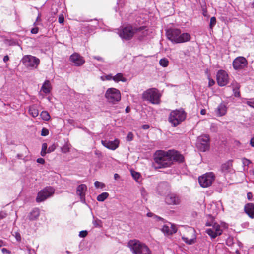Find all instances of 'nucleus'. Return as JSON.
<instances>
[{"label": "nucleus", "instance_id": "b1692460", "mask_svg": "<svg viewBox=\"0 0 254 254\" xmlns=\"http://www.w3.org/2000/svg\"><path fill=\"white\" fill-rule=\"evenodd\" d=\"M245 211L251 218H254V204L248 203L245 206Z\"/></svg>", "mask_w": 254, "mask_h": 254}, {"label": "nucleus", "instance_id": "13d9d810", "mask_svg": "<svg viewBox=\"0 0 254 254\" xmlns=\"http://www.w3.org/2000/svg\"><path fill=\"white\" fill-rule=\"evenodd\" d=\"M9 60V58L8 55H5L3 59V61L4 63L7 62Z\"/></svg>", "mask_w": 254, "mask_h": 254}, {"label": "nucleus", "instance_id": "f8f14e48", "mask_svg": "<svg viewBox=\"0 0 254 254\" xmlns=\"http://www.w3.org/2000/svg\"><path fill=\"white\" fill-rule=\"evenodd\" d=\"M40 214V210L38 208H34L28 214L27 218L24 220L23 222L25 227L27 226H30V222L37 220Z\"/></svg>", "mask_w": 254, "mask_h": 254}, {"label": "nucleus", "instance_id": "c85d7f7f", "mask_svg": "<svg viewBox=\"0 0 254 254\" xmlns=\"http://www.w3.org/2000/svg\"><path fill=\"white\" fill-rule=\"evenodd\" d=\"M131 174L133 178L137 182H139L141 181V176L140 174L135 171L131 170Z\"/></svg>", "mask_w": 254, "mask_h": 254}, {"label": "nucleus", "instance_id": "473e14b6", "mask_svg": "<svg viewBox=\"0 0 254 254\" xmlns=\"http://www.w3.org/2000/svg\"><path fill=\"white\" fill-rule=\"evenodd\" d=\"M182 239L187 244L191 245L196 242V238H193L192 239H188L187 237L185 236L182 237Z\"/></svg>", "mask_w": 254, "mask_h": 254}, {"label": "nucleus", "instance_id": "1a4fd4ad", "mask_svg": "<svg viewBox=\"0 0 254 254\" xmlns=\"http://www.w3.org/2000/svg\"><path fill=\"white\" fill-rule=\"evenodd\" d=\"M105 96L109 102L113 104L117 103L121 100L120 92L116 88H111L108 89Z\"/></svg>", "mask_w": 254, "mask_h": 254}, {"label": "nucleus", "instance_id": "39448f33", "mask_svg": "<svg viewBox=\"0 0 254 254\" xmlns=\"http://www.w3.org/2000/svg\"><path fill=\"white\" fill-rule=\"evenodd\" d=\"M142 98L144 100L149 101L153 104H158L160 102V95L155 88L147 90L143 93Z\"/></svg>", "mask_w": 254, "mask_h": 254}, {"label": "nucleus", "instance_id": "0e129e2a", "mask_svg": "<svg viewBox=\"0 0 254 254\" xmlns=\"http://www.w3.org/2000/svg\"><path fill=\"white\" fill-rule=\"evenodd\" d=\"M28 254H34L35 253L34 250H31L30 248H28Z\"/></svg>", "mask_w": 254, "mask_h": 254}, {"label": "nucleus", "instance_id": "393cba45", "mask_svg": "<svg viewBox=\"0 0 254 254\" xmlns=\"http://www.w3.org/2000/svg\"><path fill=\"white\" fill-rule=\"evenodd\" d=\"M28 113L33 118H36L39 115V110L38 106L35 105H32L29 107Z\"/></svg>", "mask_w": 254, "mask_h": 254}, {"label": "nucleus", "instance_id": "dca6fc26", "mask_svg": "<svg viewBox=\"0 0 254 254\" xmlns=\"http://www.w3.org/2000/svg\"><path fill=\"white\" fill-rule=\"evenodd\" d=\"M161 230L165 236H169L176 233L177 228L175 224L168 222L167 224L163 225Z\"/></svg>", "mask_w": 254, "mask_h": 254}, {"label": "nucleus", "instance_id": "58836bf2", "mask_svg": "<svg viewBox=\"0 0 254 254\" xmlns=\"http://www.w3.org/2000/svg\"><path fill=\"white\" fill-rule=\"evenodd\" d=\"M94 185L97 188H103L105 186V185L103 183L99 181L95 182Z\"/></svg>", "mask_w": 254, "mask_h": 254}, {"label": "nucleus", "instance_id": "bb28decb", "mask_svg": "<svg viewBox=\"0 0 254 254\" xmlns=\"http://www.w3.org/2000/svg\"><path fill=\"white\" fill-rule=\"evenodd\" d=\"M41 91L45 94H48L51 91V85L49 80H46L42 85Z\"/></svg>", "mask_w": 254, "mask_h": 254}, {"label": "nucleus", "instance_id": "6e6d98bb", "mask_svg": "<svg viewBox=\"0 0 254 254\" xmlns=\"http://www.w3.org/2000/svg\"><path fill=\"white\" fill-rule=\"evenodd\" d=\"M233 92L235 97H239L240 96V93L239 90L233 91Z\"/></svg>", "mask_w": 254, "mask_h": 254}, {"label": "nucleus", "instance_id": "8fccbe9b", "mask_svg": "<svg viewBox=\"0 0 254 254\" xmlns=\"http://www.w3.org/2000/svg\"><path fill=\"white\" fill-rule=\"evenodd\" d=\"M208 79H209L208 86L211 87L215 84V81L213 79H211L210 78H209Z\"/></svg>", "mask_w": 254, "mask_h": 254}, {"label": "nucleus", "instance_id": "a211bd4d", "mask_svg": "<svg viewBox=\"0 0 254 254\" xmlns=\"http://www.w3.org/2000/svg\"><path fill=\"white\" fill-rule=\"evenodd\" d=\"M69 60L75 66H81L85 63L83 57L77 53H74L71 55L70 56Z\"/></svg>", "mask_w": 254, "mask_h": 254}, {"label": "nucleus", "instance_id": "864d4df0", "mask_svg": "<svg viewBox=\"0 0 254 254\" xmlns=\"http://www.w3.org/2000/svg\"><path fill=\"white\" fill-rule=\"evenodd\" d=\"M251 163V161L250 160L247 159H243V164L245 165H249Z\"/></svg>", "mask_w": 254, "mask_h": 254}, {"label": "nucleus", "instance_id": "f257e3e1", "mask_svg": "<svg viewBox=\"0 0 254 254\" xmlns=\"http://www.w3.org/2000/svg\"><path fill=\"white\" fill-rule=\"evenodd\" d=\"M154 160L158 166L157 168H165L169 167L173 161L182 162L184 157L178 151L169 150L167 151L158 150L155 153Z\"/></svg>", "mask_w": 254, "mask_h": 254}, {"label": "nucleus", "instance_id": "f03ea898", "mask_svg": "<svg viewBox=\"0 0 254 254\" xmlns=\"http://www.w3.org/2000/svg\"><path fill=\"white\" fill-rule=\"evenodd\" d=\"M143 29V27L136 28L130 25H127L118 29L117 33L123 41H127L130 40L135 34H139L141 32V35L139 36V39L141 40L147 34L145 31H142Z\"/></svg>", "mask_w": 254, "mask_h": 254}, {"label": "nucleus", "instance_id": "4468645a", "mask_svg": "<svg viewBox=\"0 0 254 254\" xmlns=\"http://www.w3.org/2000/svg\"><path fill=\"white\" fill-rule=\"evenodd\" d=\"M180 30L177 28H170L166 30L167 38L173 43L178 44V37Z\"/></svg>", "mask_w": 254, "mask_h": 254}, {"label": "nucleus", "instance_id": "37998d69", "mask_svg": "<svg viewBox=\"0 0 254 254\" xmlns=\"http://www.w3.org/2000/svg\"><path fill=\"white\" fill-rule=\"evenodd\" d=\"M133 135L131 132H129L126 137V139L127 141H130L133 139Z\"/></svg>", "mask_w": 254, "mask_h": 254}, {"label": "nucleus", "instance_id": "e2e57ef3", "mask_svg": "<svg viewBox=\"0 0 254 254\" xmlns=\"http://www.w3.org/2000/svg\"><path fill=\"white\" fill-rule=\"evenodd\" d=\"M2 252L3 253H8V254L10 253V252L9 250H8L7 249H6V248H2Z\"/></svg>", "mask_w": 254, "mask_h": 254}, {"label": "nucleus", "instance_id": "49530a36", "mask_svg": "<svg viewBox=\"0 0 254 254\" xmlns=\"http://www.w3.org/2000/svg\"><path fill=\"white\" fill-rule=\"evenodd\" d=\"M64 15L63 14L60 15L59 16V18H58V22L60 23H63L64 22Z\"/></svg>", "mask_w": 254, "mask_h": 254}, {"label": "nucleus", "instance_id": "ea45409f", "mask_svg": "<svg viewBox=\"0 0 254 254\" xmlns=\"http://www.w3.org/2000/svg\"><path fill=\"white\" fill-rule=\"evenodd\" d=\"M41 134L43 136H46L49 134V130L45 128H43L42 129Z\"/></svg>", "mask_w": 254, "mask_h": 254}, {"label": "nucleus", "instance_id": "4be33fe9", "mask_svg": "<svg viewBox=\"0 0 254 254\" xmlns=\"http://www.w3.org/2000/svg\"><path fill=\"white\" fill-rule=\"evenodd\" d=\"M178 39V44L185 43L190 41L191 39V36L188 33H182L181 31L180 30Z\"/></svg>", "mask_w": 254, "mask_h": 254}, {"label": "nucleus", "instance_id": "9d476101", "mask_svg": "<svg viewBox=\"0 0 254 254\" xmlns=\"http://www.w3.org/2000/svg\"><path fill=\"white\" fill-rule=\"evenodd\" d=\"M215 175L212 172L207 173L198 178L200 185L203 188L210 186L215 179Z\"/></svg>", "mask_w": 254, "mask_h": 254}, {"label": "nucleus", "instance_id": "6ab92c4d", "mask_svg": "<svg viewBox=\"0 0 254 254\" xmlns=\"http://www.w3.org/2000/svg\"><path fill=\"white\" fill-rule=\"evenodd\" d=\"M119 143L118 139H115L113 141L101 140V143L104 147L112 150H116L119 147Z\"/></svg>", "mask_w": 254, "mask_h": 254}, {"label": "nucleus", "instance_id": "c9c22d12", "mask_svg": "<svg viewBox=\"0 0 254 254\" xmlns=\"http://www.w3.org/2000/svg\"><path fill=\"white\" fill-rule=\"evenodd\" d=\"M147 216L149 217H152L153 216L154 218H155L157 221H159V220L164 221V219L163 218H162L161 217H160L159 216L155 215L153 213H152L151 212H148L147 214Z\"/></svg>", "mask_w": 254, "mask_h": 254}, {"label": "nucleus", "instance_id": "423d86ee", "mask_svg": "<svg viewBox=\"0 0 254 254\" xmlns=\"http://www.w3.org/2000/svg\"><path fill=\"white\" fill-rule=\"evenodd\" d=\"M206 226L212 227V228L207 229L206 230V233L212 239H214L218 236L221 235L223 232L222 226L213 221L207 222L206 223Z\"/></svg>", "mask_w": 254, "mask_h": 254}, {"label": "nucleus", "instance_id": "f3484780", "mask_svg": "<svg viewBox=\"0 0 254 254\" xmlns=\"http://www.w3.org/2000/svg\"><path fill=\"white\" fill-rule=\"evenodd\" d=\"M87 190V187L85 184H81L76 188V194L80 198V201L83 204H86L85 195Z\"/></svg>", "mask_w": 254, "mask_h": 254}, {"label": "nucleus", "instance_id": "6e6552de", "mask_svg": "<svg viewBox=\"0 0 254 254\" xmlns=\"http://www.w3.org/2000/svg\"><path fill=\"white\" fill-rule=\"evenodd\" d=\"M21 62L28 68H36L40 63V60L36 57L27 55L23 56Z\"/></svg>", "mask_w": 254, "mask_h": 254}, {"label": "nucleus", "instance_id": "aec40b11", "mask_svg": "<svg viewBox=\"0 0 254 254\" xmlns=\"http://www.w3.org/2000/svg\"><path fill=\"white\" fill-rule=\"evenodd\" d=\"M165 202L169 205H177L179 204L180 200L177 194L171 193L166 196Z\"/></svg>", "mask_w": 254, "mask_h": 254}, {"label": "nucleus", "instance_id": "20e7f679", "mask_svg": "<svg viewBox=\"0 0 254 254\" xmlns=\"http://www.w3.org/2000/svg\"><path fill=\"white\" fill-rule=\"evenodd\" d=\"M186 118V114L182 109L175 110L172 111L169 117V121L174 127L177 126Z\"/></svg>", "mask_w": 254, "mask_h": 254}, {"label": "nucleus", "instance_id": "a878e982", "mask_svg": "<svg viewBox=\"0 0 254 254\" xmlns=\"http://www.w3.org/2000/svg\"><path fill=\"white\" fill-rule=\"evenodd\" d=\"M227 108L226 105L222 103L218 105L216 108V112L219 116H223L225 115L227 112Z\"/></svg>", "mask_w": 254, "mask_h": 254}, {"label": "nucleus", "instance_id": "052dcab7", "mask_svg": "<svg viewBox=\"0 0 254 254\" xmlns=\"http://www.w3.org/2000/svg\"><path fill=\"white\" fill-rule=\"evenodd\" d=\"M94 58L100 61H102L103 60V58L100 56H94Z\"/></svg>", "mask_w": 254, "mask_h": 254}, {"label": "nucleus", "instance_id": "680f3d73", "mask_svg": "<svg viewBox=\"0 0 254 254\" xmlns=\"http://www.w3.org/2000/svg\"><path fill=\"white\" fill-rule=\"evenodd\" d=\"M250 144L252 147H254V137L251 138L250 140Z\"/></svg>", "mask_w": 254, "mask_h": 254}, {"label": "nucleus", "instance_id": "a19ab883", "mask_svg": "<svg viewBox=\"0 0 254 254\" xmlns=\"http://www.w3.org/2000/svg\"><path fill=\"white\" fill-rule=\"evenodd\" d=\"M87 231H81L79 232V236L81 238H84L87 235Z\"/></svg>", "mask_w": 254, "mask_h": 254}, {"label": "nucleus", "instance_id": "c756f323", "mask_svg": "<svg viewBox=\"0 0 254 254\" xmlns=\"http://www.w3.org/2000/svg\"><path fill=\"white\" fill-rule=\"evenodd\" d=\"M40 116L42 119L45 121L50 120L51 117L49 113L46 111H43L40 114Z\"/></svg>", "mask_w": 254, "mask_h": 254}, {"label": "nucleus", "instance_id": "2eb2a0df", "mask_svg": "<svg viewBox=\"0 0 254 254\" xmlns=\"http://www.w3.org/2000/svg\"><path fill=\"white\" fill-rule=\"evenodd\" d=\"M247 64V60L244 57H238L233 62V67L235 70L243 69Z\"/></svg>", "mask_w": 254, "mask_h": 254}, {"label": "nucleus", "instance_id": "79ce46f5", "mask_svg": "<svg viewBox=\"0 0 254 254\" xmlns=\"http://www.w3.org/2000/svg\"><path fill=\"white\" fill-rule=\"evenodd\" d=\"M246 103L248 105L251 107L252 108H254V101L253 99H250L249 100H247Z\"/></svg>", "mask_w": 254, "mask_h": 254}, {"label": "nucleus", "instance_id": "c03bdc74", "mask_svg": "<svg viewBox=\"0 0 254 254\" xmlns=\"http://www.w3.org/2000/svg\"><path fill=\"white\" fill-rule=\"evenodd\" d=\"M69 151V148L67 145H64L62 148V151L63 153H66Z\"/></svg>", "mask_w": 254, "mask_h": 254}, {"label": "nucleus", "instance_id": "2f4dec72", "mask_svg": "<svg viewBox=\"0 0 254 254\" xmlns=\"http://www.w3.org/2000/svg\"><path fill=\"white\" fill-rule=\"evenodd\" d=\"M109 196V194L107 192H103L99 194L97 197V200L98 201L103 202Z\"/></svg>", "mask_w": 254, "mask_h": 254}, {"label": "nucleus", "instance_id": "0eeeda50", "mask_svg": "<svg viewBox=\"0 0 254 254\" xmlns=\"http://www.w3.org/2000/svg\"><path fill=\"white\" fill-rule=\"evenodd\" d=\"M55 189L51 186L46 187L38 192L36 198L37 203L44 201L48 198L52 197L55 193Z\"/></svg>", "mask_w": 254, "mask_h": 254}, {"label": "nucleus", "instance_id": "69168bd1", "mask_svg": "<svg viewBox=\"0 0 254 254\" xmlns=\"http://www.w3.org/2000/svg\"><path fill=\"white\" fill-rule=\"evenodd\" d=\"M252 197V193L251 192H248L247 193V197H248V199H249V200H251V198Z\"/></svg>", "mask_w": 254, "mask_h": 254}, {"label": "nucleus", "instance_id": "4d7b16f0", "mask_svg": "<svg viewBox=\"0 0 254 254\" xmlns=\"http://www.w3.org/2000/svg\"><path fill=\"white\" fill-rule=\"evenodd\" d=\"M93 224L96 227L99 226V220H95L93 222Z\"/></svg>", "mask_w": 254, "mask_h": 254}, {"label": "nucleus", "instance_id": "603ef678", "mask_svg": "<svg viewBox=\"0 0 254 254\" xmlns=\"http://www.w3.org/2000/svg\"><path fill=\"white\" fill-rule=\"evenodd\" d=\"M37 162L41 164H44L45 163V160L43 158H39L37 159Z\"/></svg>", "mask_w": 254, "mask_h": 254}, {"label": "nucleus", "instance_id": "ddd939ff", "mask_svg": "<svg viewBox=\"0 0 254 254\" xmlns=\"http://www.w3.org/2000/svg\"><path fill=\"white\" fill-rule=\"evenodd\" d=\"M216 80L219 86H224L229 82L228 74L225 70H219L217 73Z\"/></svg>", "mask_w": 254, "mask_h": 254}, {"label": "nucleus", "instance_id": "de8ad7c7", "mask_svg": "<svg viewBox=\"0 0 254 254\" xmlns=\"http://www.w3.org/2000/svg\"><path fill=\"white\" fill-rule=\"evenodd\" d=\"M7 216V214L3 212V211H1L0 212V220L5 218Z\"/></svg>", "mask_w": 254, "mask_h": 254}, {"label": "nucleus", "instance_id": "09e8293b", "mask_svg": "<svg viewBox=\"0 0 254 254\" xmlns=\"http://www.w3.org/2000/svg\"><path fill=\"white\" fill-rule=\"evenodd\" d=\"M15 237L17 241L19 242L21 241V235L19 233H18V232L15 233Z\"/></svg>", "mask_w": 254, "mask_h": 254}, {"label": "nucleus", "instance_id": "412c9836", "mask_svg": "<svg viewBox=\"0 0 254 254\" xmlns=\"http://www.w3.org/2000/svg\"><path fill=\"white\" fill-rule=\"evenodd\" d=\"M169 185L166 182H160L157 187V191L160 195H165L169 191Z\"/></svg>", "mask_w": 254, "mask_h": 254}, {"label": "nucleus", "instance_id": "7c9ffc66", "mask_svg": "<svg viewBox=\"0 0 254 254\" xmlns=\"http://www.w3.org/2000/svg\"><path fill=\"white\" fill-rule=\"evenodd\" d=\"M4 43L7 46H15L17 44V42L13 39H5Z\"/></svg>", "mask_w": 254, "mask_h": 254}, {"label": "nucleus", "instance_id": "e433bc0d", "mask_svg": "<svg viewBox=\"0 0 254 254\" xmlns=\"http://www.w3.org/2000/svg\"><path fill=\"white\" fill-rule=\"evenodd\" d=\"M216 19L215 17H212L210 18L209 27L210 28L212 29L213 27L216 25Z\"/></svg>", "mask_w": 254, "mask_h": 254}, {"label": "nucleus", "instance_id": "774afa93", "mask_svg": "<svg viewBox=\"0 0 254 254\" xmlns=\"http://www.w3.org/2000/svg\"><path fill=\"white\" fill-rule=\"evenodd\" d=\"M114 177L115 180H117L118 179H119L120 178V176L118 174H115L114 175Z\"/></svg>", "mask_w": 254, "mask_h": 254}, {"label": "nucleus", "instance_id": "3c124183", "mask_svg": "<svg viewBox=\"0 0 254 254\" xmlns=\"http://www.w3.org/2000/svg\"><path fill=\"white\" fill-rule=\"evenodd\" d=\"M39 29L38 27H34L31 29V32L32 34H37L38 32Z\"/></svg>", "mask_w": 254, "mask_h": 254}, {"label": "nucleus", "instance_id": "bf43d9fd", "mask_svg": "<svg viewBox=\"0 0 254 254\" xmlns=\"http://www.w3.org/2000/svg\"><path fill=\"white\" fill-rule=\"evenodd\" d=\"M149 128V126L147 124H144L142 126V128L143 129H147Z\"/></svg>", "mask_w": 254, "mask_h": 254}, {"label": "nucleus", "instance_id": "338daca9", "mask_svg": "<svg viewBox=\"0 0 254 254\" xmlns=\"http://www.w3.org/2000/svg\"><path fill=\"white\" fill-rule=\"evenodd\" d=\"M206 113V111L205 109H201L200 111V114L201 115H205Z\"/></svg>", "mask_w": 254, "mask_h": 254}, {"label": "nucleus", "instance_id": "7ed1b4c3", "mask_svg": "<svg viewBox=\"0 0 254 254\" xmlns=\"http://www.w3.org/2000/svg\"><path fill=\"white\" fill-rule=\"evenodd\" d=\"M128 247L133 254H151L148 246L137 240L129 241Z\"/></svg>", "mask_w": 254, "mask_h": 254}, {"label": "nucleus", "instance_id": "a18cd8bd", "mask_svg": "<svg viewBox=\"0 0 254 254\" xmlns=\"http://www.w3.org/2000/svg\"><path fill=\"white\" fill-rule=\"evenodd\" d=\"M232 86H233V91L239 90L240 85L237 83H233L232 85Z\"/></svg>", "mask_w": 254, "mask_h": 254}, {"label": "nucleus", "instance_id": "72a5a7b5", "mask_svg": "<svg viewBox=\"0 0 254 254\" xmlns=\"http://www.w3.org/2000/svg\"><path fill=\"white\" fill-rule=\"evenodd\" d=\"M169 61L166 58H163L160 59L159 61V64L161 66L163 67H166L168 65Z\"/></svg>", "mask_w": 254, "mask_h": 254}, {"label": "nucleus", "instance_id": "cd10ccee", "mask_svg": "<svg viewBox=\"0 0 254 254\" xmlns=\"http://www.w3.org/2000/svg\"><path fill=\"white\" fill-rule=\"evenodd\" d=\"M113 80L116 82H118L119 81L126 82L127 79L123 76V74L121 73H117L115 76L113 77Z\"/></svg>", "mask_w": 254, "mask_h": 254}, {"label": "nucleus", "instance_id": "4c0bfd02", "mask_svg": "<svg viewBox=\"0 0 254 254\" xmlns=\"http://www.w3.org/2000/svg\"><path fill=\"white\" fill-rule=\"evenodd\" d=\"M113 77L111 74L107 75L106 76H103L101 77V79L102 81L105 80H110L111 79L113 80Z\"/></svg>", "mask_w": 254, "mask_h": 254}, {"label": "nucleus", "instance_id": "5701e85b", "mask_svg": "<svg viewBox=\"0 0 254 254\" xmlns=\"http://www.w3.org/2000/svg\"><path fill=\"white\" fill-rule=\"evenodd\" d=\"M232 166V162L231 161H228L221 165V171L224 175H225L231 172Z\"/></svg>", "mask_w": 254, "mask_h": 254}, {"label": "nucleus", "instance_id": "f704fd0d", "mask_svg": "<svg viewBox=\"0 0 254 254\" xmlns=\"http://www.w3.org/2000/svg\"><path fill=\"white\" fill-rule=\"evenodd\" d=\"M47 149V144L46 143L42 144V150L41 151V155L42 156H45L47 153L46 150Z\"/></svg>", "mask_w": 254, "mask_h": 254}, {"label": "nucleus", "instance_id": "9b49d317", "mask_svg": "<svg viewBox=\"0 0 254 254\" xmlns=\"http://www.w3.org/2000/svg\"><path fill=\"white\" fill-rule=\"evenodd\" d=\"M209 137L208 135H202L197 139V146L202 151H205L209 148Z\"/></svg>", "mask_w": 254, "mask_h": 254}, {"label": "nucleus", "instance_id": "5fc2aeb1", "mask_svg": "<svg viewBox=\"0 0 254 254\" xmlns=\"http://www.w3.org/2000/svg\"><path fill=\"white\" fill-rule=\"evenodd\" d=\"M41 13L39 12V13H38V14L37 17V18H36V22H34V25L35 26V25H37V23H36V22H37V21H39V20H41Z\"/></svg>", "mask_w": 254, "mask_h": 254}]
</instances>
